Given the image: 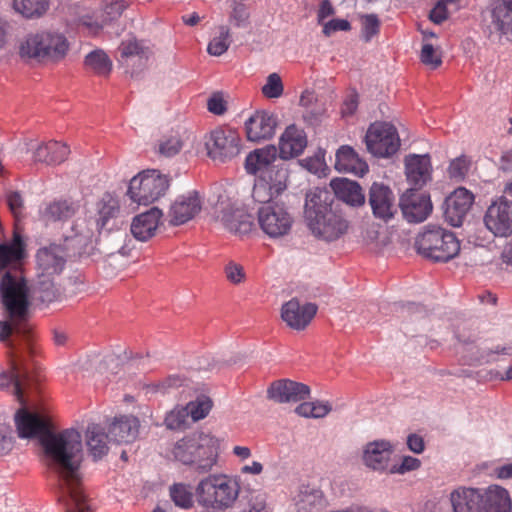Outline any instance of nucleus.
Masks as SVG:
<instances>
[{
    "label": "nucleus",
    "mask_w": 512,
    "mask_h": 512,
    "mask_svg": "<svg viewBox=\"0 0 512 512\" xmlns=\"http://www.w3.org/2000/svg\"><path fill=\"white\" fill-rule=\"evenodd\" d=\"M46 380L45 369L34 361V438H39L50 466L61 479L62 493L67 498L66 512H93L82 488L81 433L73 428L59 433L51 432V406Z\"/></svg>",
    "instance_id": "f257e3e1"
},
{
    "label": "nucleus",
    "mask_w": 512,
    "mask_h": 512,
    "mask_svg": "<svg viewBox=\"0 0 512 512\" xmlns=\"http://www.w3.org/2000/svg\"><path fill=\"white\" fill-rule=\"evenodd\" d=\"M0 298L5 321H0V342L6 341L13 332L26 335L29 332V288L19 268L4 273L0 280Z\"/></svg>",
    "instance_id": "f03ea898"
},
{
    "label": "nucleus",
    "mask_w": 512,
    "mask_h": 512,
    "mask_svg": "<svg viewBox=\"0 0 512 512\" xmlns=\"http://www.w3.org/2000/svg\"><path fill=\"white\" fill-rule=\"evenodd\" d=\"M66 248L50 244L40 248L34 265V307L42 308L59 296L56 279L63 272L67 262Z\"/></svg>",
    "instance_id": "7ed1b4c3"
},
{
    "label": "nucleus",
    "mask_w": 512,
    "mask_h": 512,
    "mask_svg": "<svg viewBox=\"0 0 512 512\" xmlns=\"http://www.w3.org/2000/svg\"><path fill=\"white\" fill-rule=\"evenodd\" d=\"M31 386V371L19 360H13L9 370L0 372V390L13 395L20 405L14 414V423L20 438H32V411L28 406Z\"/></svg>",
    "instance_id": "20e7f679"
},
{
    "label": "nucleus",
    "mask_w": 512,
    "mask_h": 512,
    "mask_svg": "<svg viewBox=\"0 0 512 512\" xmlns=\"http://www.w3.org/2000/svg\"><path fill=\"white\" fill-rule=\"evenodd\" d=\"M172 454L184 465H192L200 472H207L217 461V439L203 432H195L178 440Z\"/></svg>",
    "instance_id": "39448f33"
},
{
    "label": "nucleus",
    "mask_w": 512,
    "mask_h": 512,
    "mask_svg": "<svg viewBox=\"0 0 512 512\" xmlns=\"http://www.w3.org/2000/svg\"><path fill=\"white\" fill-rule=\"evenodd\" d=\"M417 253L434 262H448L460 252V240L442 226H429L415 238Z\"/></svg>",
    "instance_id": "423d86ee"
},
{
    "label": "nucleus",
    "mask_w": 512,
    "mask_h": 512,
    "mask_svg": "<svg viewBox=\"0 0 512 512\" xmlns=\"http://www.w3.org/2000/svg\"><path fill=\"white\" fill-rule=\"evenodd\" d=\"M239 492V483L223 474L207 476L199 482L196 488L198 503L217 510L231 508L237 500Z\"/></svg>",
    "instance_id": "0eeeda50"
},
{
    "label": "nucleus",
    "mask_w": 512,
    "mask_h": 512,
    "mask_svg": "<svg viewBox=\"0 0 512 512\" xmlns=\"http://www.w3.org/2000/svg\"><path fill=\"white\" fill-rule=\"evenodd\" d=\"M169 186L170 178L167 175L148 169L130 180L127 195L139 205H149L164 196Z\"/></svg>",
    "instance_id": "6e6552de"
},
{
    "label": "nucleus",
    "mask_w": 512,
    "mask_h": 512,
    "mask_svg": "<svg viewBox=\"0 0 512 512\" xmlns=\"http://www.w3.org/2000/svg\"><path fill=\"white\" fill-rule=\"evenodd\" d=\"M161 226H129L130 234L126 233L124 244L121 248L108 256L107 263L118 269H125L139 261L140 252L133 240L146 242L156 236Z\"/></svg>",
    "instance_id": "1a4fd4ad"
},
{
    "label": "nucleus",
    "mask_w": 512,
    "mask_h": 512,
    "mask_svg": "<svg viewBox=\"0 0 512 512\" xmlns=\"http://www.w3.org/2000/svg\"><path fill=\"white\" fill-rule=\"evenodd\" d=\"M367 150L376 157H389L400 147L396 128L386 122H376L370 125L365 136Z\"/></svg>",
    "instance_id": "9d476101"
},
{
    "label": "nucleus",
    "mask_w": 512,
    "mask_h": 512,
    "mask_svg": "<svg viewBox=\"0 0 512 512\" xmlns=\"http://www.w3.org/2000/svg\"><path fill=\"white\" fill-rule=\"evenodd\" d=\"M206 148L212 160L225 163L239 155L241 139L237 131L219 127L210 133Z\"/></svg>",
    "instance_id": "9b49d317"
},
{
    "label": "nucleus",
    "mask_w": 512,
    "mask_h": 512,
    "mask_svg": "<svg viewBox=\"0 0 512 512\" xmlns=\"http://www.w3.org/2000/svg\"><path fill=\"white\" fill-rule=\"evenodd\" d=\"M68 51L69 42L61 33L45 31L34 36V58L55 64L62 61Z\"/></svg>",
    "instance_id": "f8f14e48"
},
{
    "label": "nucleus",
    "mask_w": 512,
    "mask_h": 512,
    "mask_svg": "<svg viewBox=\"0 0 512 512\" xmlns=\"http://www.w3.org/2000/svg\"><path fill=\"white\" fill-rule=\"evenodd\" d=\"M403 218L409 223L424 222L433 211V203L428 193H418L407 189L399 198Z\"/></svg>",
    "instance_id": "ddd939ff"
},
{
    "label": "nucleus",
    "mask_w": 512,
    "mask_h": 512,
    "mask_svg": "<svg viewBox=\"0 0 512 512\" xmlns=\"http://www.w3.org/2000/svg\"><path fill=\"white\" fill-rule=\"evenodd\" d=\"M373 215L384 222L393 219L397 212L395 196L391 188L383 183L374 182L368 195Z\"/></svg>",
    "instance_id": "4468645a"
},
{
    "label": "nucleus",
    "mask_w": 512,
    "mask_h": 512,
    "mask_svg": "<svg viewBox=\"0 0 512 512\" xmlns=\"http://www.w3.org/2000/svg\"><path fill=\"white\" fill-rule=\"evenodd\" d=\"M474 202V195L464 187L455 189L443 203V215L448 224H463Z\"/></svg>",
    "instance_id": "2eb2a0df"
},
{
    "label": "nucleus",
    "mask_w": 512,
    "mask_h": 512,
    "mask_svg": "<svg viewBox=\"0 0 512 512\" xmlns=\"http://www.w3.org/2000/svg\"><path fill=\"white\" fill-rule=\"evenodd\" d=\"M405 175L409 189H422L432 180V164L428 154H409L404 159Z\"/></svg>",
    "instance_id": "dca6fc26"
},
{
    "label": "nucleus",
    "mask_w": 512,
    "mask_h": 512,
    "mask_svg": "<svg viewBox=\"0 0 512 512\" xmlns=\"http://www.w3.org/2000/svg\"><path fill=\"white\" fill-rule=\"evenodd\" d=\"M202 210V201L198 192L178 196L170 205L168 215L170 224H186L193 221Z\"/></svg>",
    "instance_id": "f3484780"
},
{
    "label": "nucleus",
    "mask_w": 512,
    "mask_h": 512,
    "mask_svg": "<svg viewBox=\"0 0 512 512\" xmlns=\"http://www.w3.org/2000/svg\"><path fill=\"white\" fill-rule=\"evenodd\" d=\"M317 306L313 303L300 304L299 300L292 298L281 309V317L286 324L296 330H303L313 319Z\"/></svg>",
    "instance_id": "a211bd4d"
},
{
    "label": "nucleus",
    "mask_w": 512,
    "mask_h": 512,
    "mask_svg": "<svg viewBox=\"0 0 512 512\" xmlns=\"http://www.w3.org/2000/svg\"><path fill=\"white\" fill-rule=\"evenodd\" d=\"M277 120L267 111H256L245 122L246 136L249 141L268 140L275 134Z\"/></svg>",
    "instance_id": "6ab92c4d"
},
{
    "label": "nucleus",
    "mask_w": 512,
    "mask_h": 512,
    "mask_svg": "<svg viewBox=\"0 0 512 512\" xmlns=\"http://www.w3.org/2000/svg\"><path fill=\"white\" fill-rule=\"evenodd\" d=\"M307 144L306 132L295 124L289 125L279 138V157L282 160L296 158L303 153Z\"/></svg>",
    "instance_id": "aec40b11"
},
{
    "label": "nucleus",
    "mask_w": 512,
    "mask_h": 512,
    "mask_svg": "<svg viewBox=\"0 0 512 512\" xmlns=\"http://www.w3.org/2000/svg\"><path fill=\"white\" fill-rule=\"evenodd\" d=\"M310 388L289 379L275 381L268 389L269 398L278 403L299 402L309 397Z\"/></svg>",
    "instance_id": "412c9836"
},
{
    "label": "nucleus",
    "mask_w": 512,
    "mask_h": 512,
    "mask_svg": "<svg viewBox=\"0 0 512 512\" xmlns=\"http://www.w3.org/2000/svg\"><path fill=\"white\" fill-rule=\"evenodd\" d=\"M82 207L81 199H74L71 196L59 197L46 205L43 216L54 222H68L80 213Z\"/></svg>",
    "instance_id": "4be33fe9"
},
{
    "label": "nucleus",
    "mask_w": 512,
    "mask_h": 512,
    "mask_svg": "<svg viewBox=\"0 0 512 512\" xmlns=\"http://www.w3.org/2000/svg\"><path fill=\"white\" fill-rule=\"evenodd\" d=\"M491 29L512 41V0H494L490 7Z\"/></svg>",
    "instance_id": "5701e85b"
},
{
    "label": "nucleus",
    "mask_w": 512,
    "mask_h": 512,
    "mask_svg": "<svg viewBox=\"0 0 512 512\" xmlns=\"http://www.w3.org/2000/svg\"><path fill=\"white\" fill-rule=\"evenodd\" d=\"M393 448L390 442L378 440L369 442L363 451L364 464L374 471H385L389 467Z\"/></svg>",
    "instance_id": "b1692460"
},
{
    "label": "nucleus",
    "mask_w": 512,
    "mask_h": 512,
    "mask_svg": "<svg viewBox=\"0 0 512 512\" xmlns=\"http://www.w3.org/2000/svg\"><path fill=\"white\" fill-rule=\"evenodd\" d=\"M353 233L362 238L369 250L378 252L392 241L395 226H355Z\"/></svg>",
    "instance_id": "393cba45"
},
{
    "label": "nucleus",
    "mask_w": 512,
    "mask_h": 512,
    "mask_svg": "<svg viewBox=\"0 0 512 512\" xmlns=\"http://www.w3.org/2000/svg\"><path fill=\"white\" fill-rule=\"evenodd\" d=\"M139 427L138 418L132 415H121L115 417L109 425V437L112 441L119 444L131 443L137 438Z\"/></svg>",
    "instance_id": "a878e982"
},
{
    "label": "nucleus",
    "mask_w": 512,
    "mask_h": 512,
    "mask_svg": "<svg viewBox=\"0 0 512 512\" xmlns=\"http://www.w3.org/2000/svg\"><path fill=\"white\" fill-rule=\"evenodd\" d=\"M454 512H482L483 493L479 489L459 487L450 494Z\"/></svg>",
    "instance_id": "bb28decb"
},
{
    "label": "nucleus",
    "mask_w": 512,
    "mask_h": 512,
    "mask_svg": "<svg viewBox=\"0 0 512 512\" xmlns=\"http://www.w3.org/2000/svg\"><path fill=\"white\" fill-rule=\"evenodd\" d=\"M70 154V148L59 141H48L37 146L34 150V164L54 166L63 163Z\"/></svg>",
    "instance_id": "cd10ccee"
},
{
    "label": "nucleus",
    "mask_w": 512,
    "mask_h": 512,
    "mask_svg": "<svg viewBox=\"0 0 512 512\" xmlns=\"http://www.w3.org/2000/svg\"><path fill=\"white\" fill-rule=\"evenodd\" d=\"M277 159V148L274 145H267L263 148L250 152L245 159V169L248 174L256 175L269 170L275 165Z\"/></svg>",
    "instance_id": "c85d7f7f"
},
{
    "label": "nucleus",
    "mask_w": 512,
    "mask_h": 512,
    "mask_svg": "<svg viewBox=\"0 0 512 512\" xmlns=\"http://www.w3.org/2000/svg\"><path fill=\"white\" fill-rule=\"evenodd\" d=\"M335 169L339 172L363 176L368 172V165L351 146L343 145L336 152Z\"/></svg>",
    "instance_id": "c756f323"
},
{
    "label": "nucleus",
    "mask_w": 512,
    "mask_h": 512,
    "mask_svg": "<svg viewBox=\"0 0 512 512\" xmlns=\"http://www.w3.org/2000/svg\"><path fill=\"white\" fill-rule=\"evenodd\" d=\"M335 196L351 206H361L365 203V195L361 186L346 178H335L330 182Z\"/></svg>",
    "instance_id": "7c9ffc66"
},
{
    "label": "nucleus",
    "mask_w": 512,
    "mask_h": 512,
    "mask_svg": "<svg viewBox=\"0 0 512 512\" xmlns=\"http://www.w3.org/2000/svg\"><path fill=\"white\" fill-rule=\"evenodd\" d=\"M509 494L504 488L492 485L483 494L482 512H511Z\"/></svg>",
    "instance_id": "2f4dec72"
},
{
    "label": "nucleus",
    "mask_w": 512,
    "mask_h": 512,
    "mask_svg": "<svg viewBox=\"0 0 512 512\" xmlns=\"http://www.w3.org/2000/svg\"><path fill=\"white\" fill-rule=\"evenodd\" d=\"M512 235V226H473L468 242L475 246H487L496 237L506 238Z\"/></svg>",
    "instance_id": "473e14b6"
},
{
    "label": "nucleus",
    "mask_w": 512,
    "mask_h": 512,
    "mask_svg": "<svg viewBox=\"0 0 512 512\" xmlns=\"http://www.w3.org/2000/svg\"><path fill=\"white\" fill-rule=\"evenodd\" d=\"M109 434H105L103 428L98 424H90L86 430V442L88 449L94 459H101L107 454L109 447L107 439Z\"/></svg>",
    "instance_id": "72a5a7b5"
},
{
    "label": "nucleus",
    "mask_w": 512,
    "mask_h": 512,
    "mask_svg": "<svg viewBox=\"0 0 512 512\" xmlns=\"http://www.w3.org/2000/svg\"><path fill=\"white\" fill-rule=\"evenodd\" d=\"M484 224H512V202L501 196L488 207Z\"/></svg>",
    "instance_id": "f704fd0d"
},
{
    "label": "nucleus",
    "mask_w": 512,
    "mask_h": 512,
    "mask_svg": "<svg viewBox=\"0 0 512 512\" xmlns=\"http://www.w3.org/2000/svg\"><path fill=\"white\" fill-rule=\"evenodd\" d=\"M262 181L270 186L276 195L282 194L287 189L289 169L285 163H277L259 176Z\"/></svg>",
    "instance_id": "c9c22d12"
},
{
    "label": "nucleus",
    "mask_w": 512,
    "mask_h": 512,
    "mask_svg": "<svg viewBox=\"0 0 512 512\" xmlns=\"http://www.w3.org/2000/svg\"><path fill=\"white\" fill-rule=\"evenodd\" d=\"M84 67L97 76L107 77L112 71V61L102 49H95L84 58Z\"/></svg>",
    "instance_id": "e433bc0d"
},
{
    "label": "nucleus",
    "mask_w": 512,
    "mask_h": 512,
    "mask_svg": "<svg viewBox=\"0 0 512 512\" xmlns=\"http://www.w3.org/2000/svg\"><path fill=\"white\" fill-rule=\"evenodd\" d=\"M258 224H290V215L283 205L268 203L257 209Z\"/></svg>",
    "instance_id": "4c0bfd02"
},
{
    "label": "nucleus",
    "mask_w": 512,
    "mask_h": 512,
    "mask_svg": "<svg viewBox=\"0 0 512 512\" xmlns=\"http://www.w3.org/2000/svg\"><path fill=\"white\" fill-rule=\"evenodd\" d=\"M120 213V204L116 197L105 193L96 203L95 221L97 224H107L114 221Z\"/></svg>",
    "instance_id": "58836bf2"
},
{
    "label": "nucleus",
    "mask_w": 512,
    "mask_h": 512,
    "mask_svg": "<svg viewBox=\"0 0 512 512\" xmlns=\"http://www.w3.org/2000/svg\"><path fill=\"white\" fill-rule=\"evenodd\" d=\"M15 228L12 242L0 245V272L6 268L9 263L19 261L23 257L24 244L18 226H15Z\"/></svg>",
    "instance_id": "ea45409f"
},
{
    "label": "nucleus",
    "mask_w": 512,
    "mask_h": 512,
    "mask_svg": "<svg viewBox=\"0 0 512 512\" xmlns=\"http://www.w3.org/2000/svg\"><path fill=\"white\" fill-rule=\"evenodd\" d=\"M220 221L223 224H253L254 215L248 211L246 206L235 207L227 205L221 209Z\"/></svg>",
    "instance_id": "a19ab883"
},
{
    "label": "nucleus",
    "mask_w": 512,
    "mask_h": 512,
    "mask_svg": "<svg viewBox=\"0 0 512 512\" xmlns=\"http://www.w3.org/2000/svg\"><path fill=\"white\" fill-rule=\"evenodd\" d=\"M127 6L128 4L125 0H103L102 8L98 13L103 26L118 19Z\"/></svg>",
    "instance_id": "79ce46f5"
},
{
    "label": "nucleus",
    "mask_w": 512,
    "mask_h": 512,
    "mask_svg": "<svg viewBox=\"0 0 512 512\" xmlns=\"http://www.w3.org/2000/svg\"><path fill=\"white\" fill-rule=\"evenodd\" d=\"M170 497L180 508L188 509L193 505V492L189 485L174 484L170 487Z\"/></svg>",
    "instance_id": "37998d69"
},
{
    "label": "nucleus",
    "mask_w": 512,
    "mask_h": 512,
    "mask_svg": "<svg viewBox=\"0 0 512 512\" xmlns=\"http://www.w3.org/2000/svg\"><path fill=\"white\" fill-rule=\"evenodd\" d=\"M312 235L319 240L332 242L348 233L349 226H307Z\"/></svg>",
    "instance_id": "c03bdc74"
},
{
    "label": "nucleus",
    "mask_w": 512,
    "mask_h": 512,
    "mask_svg": "<svg viewBox=\"0 0 512 512\" xmlns=\"http://www.w3.org/2000/svg\"><path fill=\"white\" fill-rule=\"evenodd\" d=\"M121 58L138 57L140 60L147 59L149 56V48L144 46L142 42L136 39L122 41L119 46Z\"/></svg>",
    "instance_id": "a18cd8bd"
},
{
    "label": "nucleus",
    "mask_w": 512,
    "mask_h": 512,
    "mask_svg": "<svg viewBox=\"0 0 512 512\" xmlns=\"http://www.w3.org/2000/svg\"><path fill=\"white\" fill-rule=\"evenodd\" d=\"M212 405V400L209 397L202 395L197 397L194 401H190L186 405V408L192 421L196 422L205 418L209 414Z\"/></svg>",
    "instance_id": "49530a36"
},
{
    "label": "nucleus",
    "mask_w": 512,
    "mask_h": 512,
    "mask_svg": "<svg viewBox=\"0 0 512 512\" xmlns=\"http://www.w3.org/2000/svg\"><path fill=\"white\" fill-rule=\"evenodd\" d=\"M230 32L226 26L219 27V36L214 37L208 44V53L213 56L224 54L230 45Z\"/></svg>",
    "instance_id": "de8ad7c7"
},
{
    "label": "nucleus",
    "mask_w": 512,
    "mask_h": 512,
    "mask_svg": "<svg viewBox=\"0 0 512 512\" xmlns=\"http://www.w3.org/2000/svg\"><path fill=\"white\" fill-rule=\"evenodd\" d=\"M471 160L465 156L461 155L450 162L448 167V174L451 179L456 181H463L470 169Z\"/></svg>",
    "instance_id": "09e8293b"
},
{
    "label": "nucleus",
    "mask_w": 512,
    "mask_h": 512,
    "mask_svg": "<svg viewBox=\"0 0 512 512\" xmlns=\"http://www.w3.org/2000/svg\"><path fill=\"white\" fill-rule=\"evenodd\" d=\"M190 414L185 407H176L170 411L165 417V424L169 429L177 430L184 428Z\"/></svg>",
    "instance_id": "8fccbe9b"
},
{
    "label": "nucleus",
    "mask_w": 512,
    "mask_h": 512,
    "mask_svg": "<svg viewBox=\"0 0 512 512\" xmlns=\"http://www.w3.org/2000/svg\"><path fill=\"white\" fill-rule=\"evenodd\" d=\"M277 196L272 188L266 185L259 176L256 178L252 191V197L256 202L265 205L272 203L271 200Z\"/></svg>",
    "instance_id": "3c124183"
},
{
    "label": "nucleus",
    "mask_w": 512,
    "mask_h": 512,
    "mask_svg": "<svg viewBox=\"0 0 512 512\" xmlns=\"http://www.w3.org/2000/svg\"><path fill=\"white\" fill-rule=\"evenodd\" d=\"M362 37L369 42L380 31V20L375 14H367L361 17Z\"/></svg>",
    "instance_id": "603ef678"
},
{
    "label": "nucleus",
    "mask_w": 512,
    "mask_h": 512,
    "mask_svg": "<svg viewBox=\"0 0 512 512\" xmlns=\"http://www.w3.org/2000/svg\"><path fill=\"white\" fill-rule=\"evenodd\" d=\"M283 83L277 73H272L267 77L265 85L262 87V94L266 98H278L283 94Z\"/></svg>",
    "instance_id": "864d4df0"
},
{
    "label": "nucleus",
    "mask_w": 512,
    "mask_h": 512,
    "mask_svg": "<svg viewBox=\"0 0 512 512\" xmlns=\"http://www.w3.org/2000/svg\"><path fill=\"white\" fill-rule=\"evenodd\" d=\"M420 59L423 64L430 66L432 69H436L442 64L441 55L429 43L422 46Z\"/></svg>",
    "instance_id": "5fc2aeb1"
},
{
    "label": "nucleus",
    "mask_w": 512,
    "mask_h": 512,
    "mask_svg": "<svg viewBox=\"0 0 512 512\" xmlns=\"http://www.w3.org/2000/svg\"><path fill=\"white\" fill-rule=\"evenodd\" d=\"M163 212L158 207H151L147 211L136 215L131 224H159Z\"/></svg>",
    "instance_id": "6e6d98bb"
},
{
    "label": "nucleus",
    "mask_w": 512,
    "mask_h": 512,
    "mask_svg": "<svg viewBox=\"0 0 512 512\" xmlns=\"http://www.w3.org/2000/svg\"><path fill=\"white\" fill-rule=\"evenodd\" d=\"M299 164L307 171L317 174L322 171L325 166L324 152L319 151L313 156L302 159L299 161Z\"/></svg>",
    "instance_id": "4d7b16f0"
},
{
    "label": "nucleus",
    "mask_w": 512,
    "mask_h": 512,
    "mask_svg": "<svg viewBox=\"0 0 512 512\" xmlns=\"http://www.w3.org/2000/svg\"><path fill=\"white\" fill-rule=\"evenodd\" d=\"M421 465V461L412 456H404L402 458L401 464L392 465L389 468L390 474H405L409 471H414L418 469Z\"/></svg>",
    "instance_id": "13d9d810"
},
{
    "label": "nucleus",
    "mask_w": 512,
    "mask_h": 512,
    "mask_svg": "<svg viewBox=\"0 0 512 512\" xmlns=\"http://www.w3.org/2000/svg\"><path fill=\"white\" fill-rule=\"evenodd\" d=\"M182 146L180 138L173 136L159 144V153L165 157H172L180 152Z\"/></svg>",
    "instance_id": "bf43d9fd"
},
{
    "label": "nucleus",
    "mask_w": 512,
    "mask_h": 512,
    "mask_svg": "<svg viewBox=\"0 0 512 512\" xmlns=\"http://www.w3.org/2000/svg\"><path fill=\"white\" fill-rule=\"evenodd\" d=\"M316 199H319V196L316 193H310L306 195V203H305V214L307 218H311L312 213H315L314 220H311L309 224H322L324 216L320 209H315L316 207Z\"/></svg>",
    "instance_id": "052dcab7"
},
{
    "label": "nucleus",
    "mask_w": 512,
    "mask_h": 512,
    "mask_svg": "<svg viewBox=\"0 0 512 512\" xmlns=\"http://www.w3.org/2000/svg\"><path fill=\"white\" fill-rule=\"evenodd\" d=\"M226 278L233 284H240L245 280V272L243 267L234 262L230 261L224 268Z\"/></svg>",
    "instance_id": "680f3d73"
},
{
    "label": "nucleus",
    "mask_w": 512,
    "mask_h": 512,
    "mask_svg": "<svg viewBox=\"0 0 512 512\" xmlns=\"http://www.w3.org/2000/svg\"><path fill=\"white\" fill-rule=\"evenodd\" d=\"M78 26H83L92 34H97L104 27L99 15L85 14L77 20Z\"/></svg>",
    "instance_id": "e2e57ef3"
},
{
    "label": "nucleus",
    "mask_w": 512,
    "mask_h": 512,
    "mask_svg": "<svg viewBox=\"0 0 512 512\" xmlns=\"http://www.w3.org/2000/svg\"><path fill=\"white\" fill-rule=\"evenodd\" d=\"M7 203L11 213L15 218V222L21 221L23 212L22 196L18 192H10L7 195Z\"/></svg>",
    "instance_id": "0e129e2a"
},
{
    "label": "nucleus",
    "mask_w": 512,
    "mask_h": 512,
    "mask_svg": "<svg viewBox=\"0 0 512 512\" xmlns=\"http://www.w3.org/2000/svg\"><path fill=\"white\" fill-rule=\"evenodd\" d=\"M351 24L346 19H332L328 22L323 23V33L329 37L338 31H349Z\"/></svg>",
    "instance_id": "69168bd1"
},
{
    "label": "nucleus",
    "mask_w": 512,
    "mask_h": 512,
    "mask_svg": "<svg viewBox=\"0 0 512 512\" xmlns=\"http://www.w3.org/2000/svg\"><path fill=\"white\" fill-rule=\"evenodd\" d=\"M248 18L249 13L246 6L241 3H236L230 14V21L233 22L235 26L240 27L247 23Z\"/></svg>",
    "instance_id": "338daca9"
},
{
    "label": "nucleus",
    "mask_w": 512,
    "mask_h": 512,
    "mask_svg": "<svg viewBox=\"0 0 512 512\" xmlns=\"http://www.w3.org/2000/svg\"><path fill=\"white\" fill-rule=\"evenodd\" d=\"M18 55L24 62L29 63L32 59V36L26 35L20 39L17 45Z\"/></svg>",
    "instance_id": "774afa93"
}]
</instances>
